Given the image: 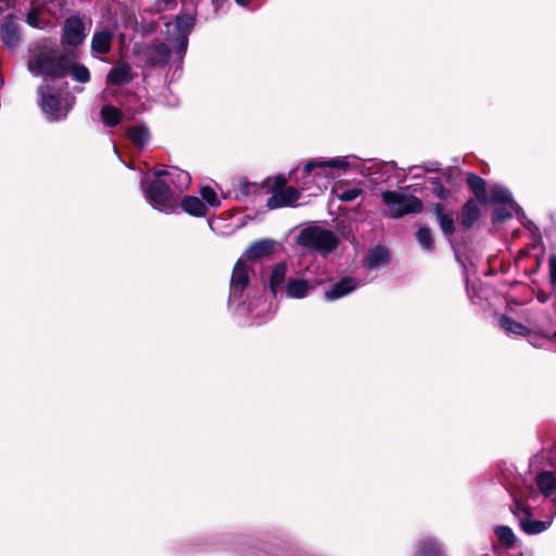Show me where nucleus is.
Segmentation results:
<instances>
[{
    "mask_svg": "<svg viewBox=\"0 0 556 556\" xmlns=\"http://www.w3.org/2000/svg\"><path fill=\"white\" fill-rule=\"evenodd\" d=\"M172 50L165 42L147 48L141 54L144 66L150 68L165 67L170 59Z\"/></svg>",
    "mask_w": 556,
    "mask_h": 556,
    "instance_id": "nucleus-9",
    "label": "nucleus"
},
{
    "mask_svg": "<svg viewBox=\"0 0 556 556\" xmlns=\"http://www.w3.org/2000/svg\"><path fill=\"white\" fill-rule=\"evenodd\" d=\"M251 188H254L256 189L257 186L255 184H250V182H244L241 187V192L244 194V195H248L250 192H251Z\"/></svg>",
    "mask_w": 556,
    "mask_h": 556,
    "instance_id": "nucleus-45",
    "label": "nucleus"
},
{
    "mask_svg": "<svg viewBox=\"0 0 556 556\" xmlns=\"http://www.w3.org/2000/svg\"><path fill=\"white\" fill-rule=\"evenodd\" d=\"M313 286L305 279H290L286 286V293L289 298L303 299L307 295Z\"/></svg>",
    "mask_w": 556,
    "mask_h": 556,
    "instance_id": "nucleus-22",
    "label": "nucleus"
},
{
    "mask_svg": "<svg viewBox=\"0 0 556 556\" xmlns=\"http://www.w3.org/2000/svg\"><path fill=\"white\" fill-rule=\"evenodd\" d=\"M549 265V281L553 286H556V254H553L548 258Z\"/></svg>",
    "mask_w": 556,
    "mask_h": 556,
    "instance_id": "nucleus-40",
    "label": "nucleus"
},
{
    "mask_svg": "<svg viewBox=\"0 0 556 556\" xmlns=\"http://www.w3.org/2000/svg\"><path fill=\"white\" fill-rule=\"evenodd\" d=\"M26 22L28 23V25L37 27L39 25V11L37 9H31L27 13Z\"/></svg>",
    "mask_w": 556,
    "mask_h": 556,
    "instance_id": "nucleus-41",
    "label": "nucleus"
},
{
    "mask_svg": "<svg viewBox=\"0 0 556 556\" xmlns=\"http://www.w3.org/2000/svg\"><path fill=\"white\" fill-rule=\"evenodd\" d=\"M197 21V10L192 9H182L179 14L174 17L175 27L178 35H189Z\"/></svg>",
    "mask_w": 556,
    "mask_h": 556,
    "instance_id": "nucleus-17",
    "label": "nucleus"
},
{
    "mask_svg": "<svg viewBox=\"0 0 556 556\" xmlns=\"http://www.w3.org/2000/svg\"><path fill=\"white\" fill-rule=\"evenodd\" d=\"M87 37L84 21L78 15L65 18L62 27V43L70 47L80 46Z\"/></svg>",
    "mask_w": 556,
    "mask_h": 556,
    "instance_id": "nucleus-7",
    "label": "nucleus"
},
{
    "mask_svg": "<svg viewBox=\"0 0 556 556\" xmlns=\"http://www.w3.org/2000/svg\"><path fill=\"white\" fill-rule=\"evenodd\" d=\"M71 60L65 55H51L39 52L28 61V70L33 73L45 75L43 84H60L70 73Z\"/></svg>",
    "mask_w": 556,
    "mask_h": 556,
    "instance_id": "nucleus-2",
    "label": "nucleus"
},
{
    "mask_svg": "<svg viewBox=\"0 0 556 556\" xmlns=\"http://www.w3.org/2000/svg\"><path fill=\"white\" fill-rule=\"evenodd\" d=\"M415 236L417 242L424 250L429 252H433L435 250V243L430 227L426 225L420 226Z\"/></svg>",
    "mask_w": 556,
    "mask_h": 556,
    "instance_id": "nucleus-29",
    "label": "nucleus"
},
{
    "mask_svg": "<svg viewBox=\"0 0 556 556\" xmlns=\"http://www.w3.org/2000/svg\"><path fill=\"white\" fill-rule=\"evenodd\" d=\"M535 483L540 492L545 497H552L555 495L553 502L556 505V477L554 472L545 470L538 473L535 477Z\"/></svg>",
    "mask_w": 556,
    "mask_h": 556,
    "instance_id": "nucleus-18",
    "label": "nucleus"
},
{
    "mask_svg": "<svg viewBox=\"0 0 556 556\" xmlns=\"http://www.w3.org/2000/svg\"><path fill=\"white\" fill-rule=\"evenodd\" d=\"M480 204V202H477L475 199L469 198L462 205L458 212L457 220L458 226L463 232L469 231L475 226V224L480 219L482 214Z\"/></svg>",
    "mask_w": 556,
    "mask_h": 556,
    "instance_id": "nucleus-10",
    "label": "nucleus"
},
{
    "mask_svg": "<svg viewBox=\"0 0 556 556\" xmlns=\"http://www.w3.org/2000/svg\"><path fill=\"white\" fill-rule=\"evenodd\" d=\"M513 218V214L505 207L495 206L491 213V223L493 226H500Z\"/></svg>",
    "mask_w": 556,
    "mask_h": 556,
    "instance_id": "nucleus-35",
    "label": "nucleus"
},
{
    "mask_svg": "<svg viewBox=\"0 0 556 556\" xmlns=\"http://www.w3.org/2000/svg\"><path fill=\"white\" fill-rule=\"evenodd\" d=\"M251 267L247 264L245 260L239 258L232 268L229 290L230 298L235 300H240L243 295V292L250 285V271Z\"/></svg>",
    "mask_w": 556,
    "mask_h": 556,
    "instance_id": "nucleus-6",
    "label": "nucleus"
},
{
    "mask_svg": "<svg viewBox=\"0 0 556 556\" xmlns=\"http://www.w3.org/2000/svg\"><path fill=\"white\" fill-rule=\"evenodd\" d=\"M296 244L309 252L320 255L332 253L340 244V239L330 229L312 225L303 228L295 238Z\"/></svg>",
    "mask_w": 556,
    "mask_h": 556,
    "instance_id": "nucleus-1",
    "label": "nucleus"
},
{
    "mask_svg": "<svg viewBox=\"0 0 556 556\" xmlns=\"http://www.w3.org/2000/svg\"><path fill=\"white\" fill-rule=\"evenodd\" d=\"M277 242L270 238H263L253 241L244 251L247 261L256 262L271 255L276 250Z\"/></svg>",
    "mask_w": 556,
    "mask_h": 556,
    "instance_id": "nucleus-12",
    "label": "nucleus"
},
{
    "mask_svg": "<svg viewBox=\"0 0 556 556\" xmlns=\"http://www.w3.org/2000/svg\"><path fill=\"white\" fill-rule=\"evenodd\" d=\"M532 516L520 518L519 526L523 532L529 535L539 534L547 529V523L541 520H534Z\"/></svg>",
    "mask_w": 556,
    "mask_h": 556,
    "instance_id": "nucleus-28",
    "label": "nucleus"
},
{
    "mask_svg": "<svg viewBox=\"0 0 556 556\" xmlns=\"http://www.w3.org/2000/svg\"><path fill=\"white\" fill-rule=\"evenodd\" d=\"M509 206L516 213L517 218L522 223V225L528 227V224L525 223L526 214L522 207L516 201H514V203H511Z\"/></svg>",
    "mask_w": 556,
    "mask_h": 556,
    "instance_id": "nucleus-42",
    "label": "nucleus"
},
{
    "mask_svg": "<svg viewBox=\"0 0 556 556\" xmlns=\"http://www.w3.org/2000/svg\"><path fill=\"white\" fill-rule=\"evenodd\" d=\"M429 190L441 201H445L452 197V191L445 188L440 177H428Z\"/></svg>",
    "mask_w": 556,
    "mask_h": 556,
    "instance_id": "nucleus-31",
    "label": "nucleus"
},
{
    "mask_svg": "<svg viewBox=\"0 0 556 556\" xmlns=\"http://www.w3.org/2000/svg\"><path fill=\"white\" fill-rule=\"evenodd\" d=\"M466 184L470 192L473 194L472 199H475L477 202H480L481 204L489 203L485 179L470 172L466 175Z\"/></svg>",
    "mask_w": 556,
    "mask_h": 556,
    "instance_id": "nucleus-15",
    "label": "nucleus"
},
{
    "mask_svg": "<svg viewBox=\"0 0 556 556\" xmlns=\"http://www.w3.org/2000/svg\"><path fill=\"white\" fill-rule=\"evenodd\" d=\"M165 3V9H170L176 4V0H162Z\"/></svg>",
    "mask_w": 556,
    "mask_h": 556,
    "instance_id": "nucleus-48",
    "label": "nucleus"
},
{
    "mask_svg": "<svg viewBox=\"0 0 556 556\" xmlns=\"http://www.w3.org/2000/svg\"><path fill=\"white\" fill-rule=\"evenodd\" d=\"M357 286L358 282L355 278L350 276L343 277L339 281L332 283L330 288L325 291V299L327 301L339 300L354 291Z\"/></svg>",
    "mask_w": 556,
    "mask_h": 556,
    "instance_id": "nucleus-13",
    "label": "nucleus"
},
{
    "mask_svg": "<svg viewBox=\"0 0 556 556\" xmlns=\"http://www.w3.org/2000/svg\"><path fill=\"white\" fill-rule=\"evenodd\" d=\"M511 514L520 520V518L526 516H532L531 507L519 498H514L513 504L510 505Z\"/></svg>",
    "mask_w": 556,
    "mask_h": 556,
    "instance_id": "nucleus-36",
    "label": "nucleus"
},
{
    "mask_svg": "<svg viewBox=\"0 0 556 556\" xmlns=\"http://www.w3.org/2000/svg\"><path fill=\"white\" fill-rule=\"evenodd\" d=\"M149 203L156 210L166 214L174 213L179 207V202L172 188L162 179H153L144 188Z\"/></svg>",
    "mask_w": 556,
    "mask_h": 556,
    "instance_id": "nucleus-5",
    "label": "nucleus"
},
{
    "mask_svg": "<svg viewBox=\"0 0 556 556\" xmlns=\"http://www.w3.org/2000/svg\"><path fill=\"white\" fill-rule=\"evenodd\" d=\"M200 194L202 197V201L205 204L211 205L212 207H219L220 206V200L217 197V193L211 186H203L200 189Z\"/></svg>",
    "mask_w": 556,
    "mask_h": 556,
    "instance_id": "nucleus-37",
    "label": "nucleus"
},
{
    "mask_svg": "<svg viewBox=\"0 0 556 556\" xmlns=\"http://www.w3.org/2000/svg\"><path fill=\"white\" fill-rule=\"evenodd\" d=\"M39 96L38 105L48 115L50 122H58L64 118L68 110L63 111L61 97L68 93V83L41 84L37 88Z\"/></svg>",
    "mask_w": 556,
    "mask_h": 556,
    "instance_id": "nucleus-3",
    "label": "nucleus"
},
{
    "mask_svg": "<svg viewBox=\"0 0 556 556\" xmlns=\"http://www.w3.org/2000/svg\"><path fill=\"white\" fill-rule=\"evenodd\" d=\"M289 553H290V551H286V552L282 549L275 551L276 556H291V555H289Z\"/></svg>",
    "mask_w": 556,
    "mask_h": 556,
    "instance_id": "nucleus-49",
    "label": "nucleus"
},
{
    "mask_svg": "<svg viewBox=\"0 0 556 556\" xmlns=\"http://www.w3.org/2000/svg\"><path fill=\"white\" fill-rule=\"evenodd\" d=\"M390 260L389 250L382 245L371 249L366 256V266L368 268H377L387 264Z\"/></svg>",
    "mask_w": 556,
    "mask_h": 556,
    "instance_id": "nucleus-23",
    "label": "nucleus"
},
{
    "mask_svg": "<svg viewBox=\"0 0 556 556\" xmlns=\"http://www.w3.org/2000/svg\"><path fill=\"white\" fill-rule=\"evenodd\" d=\"M70 73L72 74L73 78L78 83L86 84L90 81V72L88 67L84 64L73 63L71 61Z\"/></svg>",
    "mask_w": 556,
    "mask_h": 556,
    "instance_id": "nucleus-34",
    "label": "nucleus"
},
{
    "mask_svg": "<svg viewBox=\"0 0 556 556\" xmlns=\"http://www.w3.org/2000/svg\"><path fill=\"white\" fill-rule=\"evenodd\" d=\"M123 112L114 105H104L101 109V118L105 126L115 127L123 119Z\"/></svg>",
    "mask_w": 556,
    "mask_h": 556,
    "instance_id": "nucleus-27",
    "label": "nucleus"
},
{
    "mask_svg": "<svg viewBox=\"0 0 556 556\" xmlns=\"http://www.w3.org/2000/svg\"><path fill=\"white\" fill-rule=\"evenodd\" d=\"M180 37L179 43H178V52L185 53L188 46V35H178Z\"/></svg>",
    "mask_w": 556,
    "mask_h": 556,
    "instance_id": "nucleus-44",
    "label": "nucleus"
},
{
    "mask_svg": "<svg viewBox=\"0 0 556 556\" xmlns=\"http://www.w3.org/2000/svg\"><path fill=\"white\" fill-rule=\"evenodd\" d=\"M538 300L542 303L547 301V296L545 294H538Z\"/></svg>",
    "mask_w": 556,
    "mask_h": 556,
    "instance_id": "nucleus-51",
    "label": "nucleus"
},
{
    "mask_svg": "<svg viewBox=\"0 0 556 556\" xmlns=\"http://www.w3.org/2000/svg\"><path fill=\"white\" fill-rule=\"evenodd\" d=\"M298 170H293L290 173V178H292L293 175H296Z\"/></svg>",
    "mask_w": 556,
    "mask_h": 556,
    "instance_id": "nucleus-52",
    "label": "nucleus"
},
{
    "mask_svg": "<svg viewBox=\"0 0 556 556\" xmlns=\"http://www.w3.org/2000/svg\"><path fill=\"white\" fill-rule=\"evenodd\" d=\"M553 338L556 339V331L554 332Z\"/></svg>",
    "mask_w": 556,
    "mask_h": 556,
    "instance_id": "nucleus-53",
    "label": "nucleus"
},
{
    "mask_svg": "<svg viewBox=\"0 0 556 556\" xmlns=\"http://www.w3.org/2000/svg\"><path fill=\"white\" fill-rule=\"evenodd\" d=\"M127 135H128L129 139L131 140V142L135 146L140 147V148L146 146L150 139L149 129L143 124L129 127L127 129Z\"/></svg>",
    "mask_w": 556,
    "mask_h": 556,
    "instance_id": "nucleus-26",
    "label": "nucleus"
},
{
    "mask_svg": "<svg viewBox=\"0 0 556 556\" xmlns=\"http://www.w3.org/2000/svg\"><path fill=\"white\" fill-rule=\"evenodd\" d=\"M237 4L247 7L252 0H235Z\"/></svg>",
    "mask_w": 556,
    "mask_h": 556,
    "instance_id": "nucleus-50",
    "label": "nucleus"
},
{
    "mask_svg": "<svg viewBox=\"0 0 556 556\" xmlns=\"http://www.w3.org/2000/svg\"><path fill=\"white\" fill-rule=\"evenodd\" d=\"M494 532L497 536V540L503 544L506 548H513L516 545L517 538L513 531V529L508 526H496Z\"/></svg>",
    "mask_w": 556,
    "mask_h": 556,
    "instance_id": "nucleus-32",
    "label": "nucleus"
},
{
    "mask_svg": "<svg viewBox=\"0 0 556 556\" xmlns=\"http://www.w3.org/2000/svg\"><path fill=\"white\" fill-rule=\"evenodd\" d=\"M301 198V191L292 186L281 190H276L266 202L268 210H276L280 207L293 206L294 203Z\"/></svg>",
    "mask_w": 556,
    "mask_h": 556,
    "instance_id": "nucleus-11",
    "label": "nucleus"
},
{
    "mask_svg": "<svg viewBox=\"0 0 556 556\" xmlns=\"http://www.w3.org/2000/svg\"><path fill=\"white\" fill-rule=\"evenodd\" d=\"M177 178L180 182V187L187 188L191 182V177L188 172L179 170L177 174Z\"/></svg>",
    "mask_w": 556,
    "mask_h": 556,
    "instance_id": "nucleus-43",
    "label": "nucleus"
},
{
    "mask_svg": "<svg viewBox=\"0 0 556 556\" xmlns=\"http://www.w3.org/2000/svg\"><path fill=\"white\" fill-rule=\"evenodd\" d=\"M287 178L283 175H277L274 178V184L270 186V191L275 193L276 190H281L287 188Z\"/></svg>",
    "mask_w": 556,
    "mask_h": 556,
    "instance_id": "nucleus-39",
    "label": "nucleus"
},
{
    "mask_svg": "<svg viewBox=\"0 0 556 556\" xmlns=\"http://www.w3.org/2000/svg\"><path fill=\"white\" fill-rule=\"evenodd\" d=\"M0 34L3 43L9 47H15L20 41V28L16 22V17L13 14H9L3 18L0 26Z\"/></svg>",
    "mask_w": 556,
    "mask_h": 556,
    "instance_id": "nucleus-14",
    "label": "nucleus"
},
{
    "mask_svg": "<svg viewBox=\"0 0 556 556\" xmlns=\"http://www.w3.org/2000/svg\"><path fill=\"white\" fill-rule=\"evenodd\" d=\"M415 556H444L440 545L430 539L421 540Z\"/></svg>",
    "mask_w": 556,
    "mask_h": 556,
    "instance_id": "nucleus-30",
    "label": "nucleus"
},
{
    "mask_svg": "<svg viewBox=\"0 0 556 556\" xmlns=\"http://www.w3.org/2000/svg\"><path fill=\"white\" fill-rule=\"evenodd\" d=\"M287 271L288 265L286 262L282 261L274 265L269 277V290L273 296H277L278 288L285 282Z\"/></svg>",
    "mask_w": 556,
    "mask_h": 556,
    "instance_id": "nucleus-21",
    "label": "nucleus"
},
{
    "mask_svg": "<svg viewBox=\"0 0 556 556\" xmlns=\"http://www.w3.org/2000/svg\"><path fill=\"white\" fill-rule=\"evenodd\" d=\"M179 206L185 213L194 217H204L207 213L206 204L195 195H185Z\"/></svg>",
    "mask_w": 556,
    "mask_h": 556,
    "instance_id": "nucleus-19",
    "label": "nucleus"
},
{
    "mask_svg": "<svg viewBox=\"0 0 556 556\" xmlns=\"http://www.w3.org/2000/svg\"><path fill=\"white\" fill-rule=\"evenodd\" d=\"M514 201V198L505 187L494 186L490 191L489 203L510 205Z\"/></svg>",
    "mask_w": 556,
    "mask_h": 556,
    "instance_id": "nucleus-33",
    "label": "nucleus"
},
{
    "mask_svg": "<svg viewBox=\"0 0 556 556\" xmlns=\"http://www.w3.org/2000/svg\"><path fill=\"white\" fill-rule=\"evenodd\" d=\"M337 192V198L342 202H352L357 199L362 194V189L359 188H350L342 190L341 192Z\"/></svg>",
    "mask_w": 556,
    "mask_h": 556,
    "instance_id": "nucleus-38",
    "label": "nucleus"
},
{
    "mask_svg": "<svg viewBox=\"0 0 556 556\" xmlns=\"http://www.w3.org/2000/svg\"><path fill=\"white\" fill-rule=\"evenodd\" d=\"M381 200L389 207L390 216L394 219H400L409 214H419L424 211L422 200L414 194L387 190L381 193Z\"/></svg>",
    "mask_w": 556,
    "mask_h": 556,
    "instance_id": "nucleus-4",
    "label": "nucleus"
},
{
    "mask_svg": "<svg viewBox=\"0 0 556 556\" xmlns=\"http://www.w3.org/2000/svg\"><path fill=\"white\" fill-rule=\"evenodd\" d=\"M168 172L164 169L154 172L155 179H160L161 177L166 176Z\"/></svg>",
    "mask_w": 556,
    "mask_h": 556,
    "instance_id": "nucleus-47",
    "label": "nucleus"
},
{
    "mask_svg": "<svg viewBox=\"0 0 556 556\" xmlns=\"http://www.w3.org/2000/svg\"><path fill=\"white\" fill-rule=\"evenodd\" d=\"M114 34L109 29L96 31L91 39V49L99 54H106L111 51Z\"/></svg>",
    "mask_w": 556,
    "mask_h": 556,
    "instance_id": "nucleus-20",
    "label": "nucleus"
},
{
    "mask_svg": "<svg viewBox=\"0 0 556 556\" xmlns=\"http://www.w3.org/2000/svg\"><path fill=\"white\" fill-rule=\"evenodd\" d=\"M440 178H442L444 182L450 184L453 179V175L451 172H444Z\"/></svg>",
    "mask_w": 556,
    "mask_h": 556,
    "instance_id": "nucleus-46",
    "label": "nucleus"
},
{
    "mask_svg": "<svg viewBox=\"0 0 556 556\" xmlns=\"http://www.w3.org/2000/svg\"><path fill=\"white\" fill-rule=\"evenodd\" d=\"M134 79L131 67L128 63H119L113 66L106 76L110 85L122 87L129 84Z\"/></svg>",
    "mask_w": 556,
    "mask_h": 556,
    "instance_id": "nucleus-16",
    "label": "nucleus"
},
{
    "mask_svg": "<svg viewBox=\"0 0 556 556\" xmlns=\"http://www.w3.org/2000/svg\"><path fill=\"white\" fill-rule=\"evenodd\" d=\"M501 328L507 333H514L517 336L526 337L530 333V330L519 321H516L507 315H501L498 319Z\"/></svg>",
    "mask_w": 556,
    "mask_h": 556,
    "instance_id": "nucleus-25",
    "label": "nucleus"
},
{
    "mask_svg": "<svg viewBox=\"0 0 556 556\" xmlns=\"http://www.w3.org/2000/svg\"><path fill=\"white\" fill-rule=\"evenodd\" d=\"M349 166V163L345 160L340 159H331L329 161H309L307 162L303 169L302 174L304 177L311 175L313 169L318 167H332V168H340V169H346Z\"/></svg>",
    "mask_w": 556,
    "mask_h": 556,
    "instance_id": "nucleus-24",
    "label": "nucleus"
},
{
    "mask_svg": "<svg viewBox=\"0 0 556 556\" xmlns=\"http://www.w3.org/2000/svg\"><path fill=\"white\" fill-rule=\"evenodd\" d=\"M428 212L439 224L443 236L450 240L456 232L454 211L448 208L443 202H435L429 205Z\"/></svg>",
    "mask_w": 556,
    "mask_h": 556,
    "instance_id": "nucleus-8",
    "label": "nucleus"
}]
</instances>
